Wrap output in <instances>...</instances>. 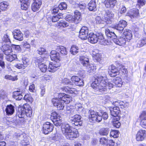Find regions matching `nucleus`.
<instances>
[{"label": "nucleus", "mask_w": 146, "mask_h": 146, "mask_svg": "<svg viewBox=\"0 0 146 146\" xmlns=\"http://www.w3.org/2000/svg\"><path fill=\"white\" fill-rule=\"evenodd\" d=\"M94 80L91 84V87L95 90H98L99 92L103 93L106 91L107 89H110L113 88V85L110 82L106 75H95Z\"/></svg>", "instance_id": "1"}, {"label": "nucleus", "mask_w": 146, "mask_h": 146, "mask_svg": "<svg viewBox=\"0 0 146 146\" xmlns=\"http://www.w3.org/2000/svg\"><path fill=\"white\" fill-rule=\"evenodd\" d=\"M62 130L64 136L66 139L72 140L78 137L79 135L77 129L72 130L71 127L68 124L63 125L62 127Z\"/></svg>", "instance_id": "2"}, {"label": "nucleus", "mask_w": 146, "mask_h": 146, "mask_svg": "<svg viewBox=\"0 0 146 146\" xmlns=\"http://www.w3.org/2000/svg\"><path fill=\"white\" fill-rule=\"evenodd\" d=\"M114 107L110 109V114L112 116V118L120 117V115L121 114V111L119 107L121 109L126 108L127 106L126 104L122 101H116L113 103Z\"/></svg>", "instance_id": "3"}, {"label": "nucleus", "mask_w": 146, "mask_h": 146, "mask_svg": "<svg viewBox=\"0 0 146 146\" xmlns=\"http://www.w3.org/2000/svg\"><path fill=\"white\" fill-rule=\"evenodd\" d=\"M88 119L90 121L94 122L96 121L100 122L102 120L101 115L98 112H95L94 110H90L89 111Z\"/></svg>", "instance_id": "4"}, {"label": "nucleus", "mask_w": 146, "mask_h": 146, "mask_svg": "<svg viewBox=\"0 0 146 146\" xmlns=\"http://www.w3.org/2000/svg\"><path fill=\"white\" fill-rule=\"evenodd\" d=\"M115 64L116 66L119 67V75L123 77L124 79H127L128 76V71L127 68L118 61H116Z\"/></svg>", "instance_id": "5"}, {"label": "nucleus", "mask_w": 146, "mask_h": 146, "mask_svg": "<svg viewBox=\"0 0 146 146\" xmlns=\"http://www.w3.org/2000/svg\"><path fill=\"white\" fill-rule=\"evenodd\" d=\"M54 128L53 125L49 122H46L43 124L42 128V133L48 134L52 131Z\"/></svg>", "instance_id": "6"}, {"label": "nucleus", "mask_w": 146, "mask_h": 146, "mask_svg": "<svg viewBox=\"0 0 146 146\" xmlns=\"http://www.w3.org/2000/svg\"><path fill=\"white\" fill-rule=\"evenodd\" d=\"M60 117L57 112L55 111L51 113L50 118L56 126H59L61 124V119H60Z\"/></svg>", "instance_id": "7"}, {"label": "nucleus", "mask_w": 146, "mask_h": 146, "mask_svg": "<svg viewBox=\"0 0 146 146\" xmlns=\"http://www.w3.org/2000/svg\"><path fill=\"white\" fill-rule=\"evenodd\" d=\"M119 67H116L114 65H111L109 69L108 74L112 77H115L119 75Z\"/></svg>", "instance_id": "8"}, {"label": "nucleus", "mask_w": 146, "mask_h": 146, "mask_svg": "<svg viewBox=\"0 0 146 146\" xmlns=\"http://www.w3.org/2000/svg\"><path fill=\"white\" fill-rule=\"evenodd\" d=\"M146 139V131L142 129H139L135 136V139L138 142H141Z\"/></svg>", "instance_id": "9"}, {"label": "nucleus", "mask_w": 146, "mask_h": 146, "mask_svg": "<svg viewBox=\"0 0 146 146\" xmlns=\"http://www.w3.org/2000/svg\"><path fill=\"white\" fill-rule=\"evenodd\" d=\"M62 101L58 98H53L52 100V102L54 106L56 107L58 110H62L64 108V104Z\"/></svg>", "instance_id": "10"}, {"label": "nucleus", "mask_w": 146, "mask_h": 146, "mask_svg": "<svg viewBox=\"0 0 146 146\" xmlns=\"http://www.w3.org/2000/svg\"><path fill=\"white\" fill-rule=\"evenodd\" d=\"M88 28L85 26L82 27L80 29L79 35V38L82 40H86L88 35Z\"/></svg>", "instance_id": "11"}, {"label": "nucleus", "mask_w": 146, "mask_h": 146, "mask_svg": "<svg viewBox=\"0 0 146 146\" xmlns=\"http://www.w3.org/2000/svg\"><path fill=\"white\" fill-rule=\"evenodd\" d=\"M81 116L78 114H76L74 115L72 117L71 121L75 126H81L82 125V121L81 120Z\"/></svg>", "instance_id": "12"}, {"label": "nucleus", "mask_w": 146, "mask_h": 146, "mask_svg": "<svg viewBox=\"0 0 146 146\" xmlns=\"http://www.w3.org/2000/svg\"><path fill=\"white\" fill-rule=\"evenodd\" d=\"M70 79L72 83L76 86H81L84 85L83 80L80 78L78 76H72Z\"/></svg>", "instance_id": "13"}, {"label": "nucleus", "mask_w": 146, "mask_h": 146, "mask_svg": "<svg viewBox=\"0 0 146 146\" xmlns=\"http://www.w3.org/2000/svg\"><path fill=\"white\" fill-rule=\"evenodd\" d=\"M62 91L72 95H76L78 94V91L76 88H70L68 86H63L60 88Z\"/></svg>", "instance_id": "14"}, {"label": "nucleus", "mask_w": 146, "mask_h": 146, "mask_svg": "<svg viewBox=\"0 0 146 146\" xmlns=\"http://www.w3.org/2000/svg\"><path fill=\"white\" fill-rule=\"evenodd\" d=\"M25 115L28 117H31L33 116L32 110L30 106L27 103L24 104L23 106Z\"/></svg>", "instance_id": "15"}, {"label": "nucleus", "mask_w": 146, "mask_h": 146, "mask_svg": "<svg viewBox=\"0 0 146 146\" xmlns=\"http://www.w3.org/2000/svg\"><path fill=\"white\" fill-rule=\"evenodd\" d=\"M14 38L19 41H21L23 39V35L22 33L19 29H15L13 32Z\"/></svg>", "instance_id": "16"}, {"label": "nucleus", "mask_w": 146, "mask_h": 146, "mask_svg": "<svg viewBox=\"0 0 146 146\" xmlns=\"http://www.w3.org/2000/svg\"><path fill=\"white\" fill-rule=\"evenodd\" d=\"M127 25V22L125 21L122 20L120 21L117 24L114 26V27L117 30L122 31Z\"/></svg>", "instance_id": "17"}, {"label": "nucleus", "mask_w": 146, "mask_h": 146, "mask_svg": "<svg viewBox=\"0 0 146 146\" xmlns=\"http://www.w3.org/2000/svg\"><path fill=\"white\" fill-rule=\"evenodd\" d=\"M58 97L59 99L66 104H69L70 102L71 97L70 96L64 93L59 94Z\"/></svg>", "instance_id": "18"}, {"label": "nucleus", "mask_w": 146, "mask_h": 146, "mask_svg": "<svg viewBox=\"0 0 146 146\" xmlns=\"http://www.w3.org/2000/svg\"><path fill=\"white\" fill-rule=\"evenodd\" d=\"M140 119V125L144 128L146 129V112L143 111L139 116Z\"/></svg>", "instance_id": "19"}, {"label": "nucleus", "mask_w": 146, "mask_h": 146, "mask_svg": "<svg viewBox=\"0 0 146 146\" xmlns=\"http://www.w3.org/2000/svg\"><path fill=\"white\" fill-rule=\"evenodd\" d=\"M114 14L109 11H107L104 16V21L107 23H110L113 19Z\"/></svg>", "instance_id": "20"}, {"label": "nucleus", "mask_w": 146, "mask_h": 146, "mask_svg": "<svg viewBox=\"0 0 146 146\" xmlns=\"http://www.w3.org/2000/svg\"><path fill=\"white\" fill-rule=\"evenodd\" d=\"M32 4L31 9L33 12L38 11L42 5L41 0H34Z\"/></svg>", "instance_id": "21"}, {"label": "nucleus", "mask_w": 146, "mask_h": 146, "mask_svg": "<svg viewBox=\"0 0 146 146\" xmlns=\"http://www.w3.org/2000/svg\"><path fill=\"white\" fill-rule=\"evenodd\" d=\"M50 58L52 60L59 61L60 60L61 56L59 53L55 50H52L50 54Z\"/></svg>", "instance_id": "22"}, {"label": "nucleus", "mask_w": 146, "mask_h": 146, "mask_svg": "<svg viewBox=\"0 0 146 146\" xmlns=\"http://www.w3.org/2000/svg\"><path fill=\"white\" fill-rule=\"evenodd\" d=\"M1 49L6 55H9L13 52L11 47L8 44H4L1 47Z\"/></svg>", "instance_id": "23"}, {"label": "nucleus", "mask_w": 146, "mask_h": 146, "mask_svg": "<svg viewBox=\"0 0 146 146\" xmlns=\"http://www.w3.org/2000/svg\"><path fill=\"white\" fill-rule=\"evenodd\" d=\"M127 15L131 18L137 17L139 15V10L136 8H133L127 13Z\"/></svg>", "instance_id": "24"}, {"label": "nucleus", "mask_w": 146, "mask_h": 146, "mask_svg": "<svg viewBox=\"0 0 146 146\" xmlns=\"http://www.w3.org/2000/svg\"><path fill=\"white\" fill-rule=\"evenodd\" d=\"M97 35L92 32H91L88 34V41L91 43L94 44L98 41Z\"/></svg>", "instance_id": "25"}, {"label": "nucleus", "mask_w": 146, "mask_h": 146, "mask_svg": "<svg viewBox=\"0 0 146 146\" xmlns=\"http://www.w3.org/2000/svg\"><path fill=\"white\" fill-rule=\"evenodd\" d=\"M60 65L56 62H50L48 68V71L52 72H55L57 70V68Z\"/></svg>", "instance_id": "26"}, {"label": "nucleus", "mask_w": 146, "mask_h": 146, "mask_svg": "<svg viewBox=\"0 0 146 146\" xmlns=\"http://www.w3.org/2000/svg\"><path fill=\"white\" fill-rule=\"evenodd\" d=\"M122 36H123L127 42H129L132 39V35L131 31L128 29H125L123 33Z\"/></svg>", "instance_id": "27"}, {"label": "nucleus", "mask_w": 146, "mask_h": 146, "mask_svg": "<svg viewBox=\"0 0 146 146\" xmlns=\"http://www.w3.org/2000/svg\"><path fill=\"white\" fill-rule=\"evenodd\" d=\"M5 111L7 115H11L15 112V107L11 104L7 105L5 108Z\"/></svg>", "instance_id": "28"}, {"label": "nucleus", "mask_w": 146, "mask_h": 146, "mask_svg": "<svg viewBox=\"0 0 146 146\" xmlns=\"http://www.w3.org/2000/svg\"><path fill=\"white\" fill-rule=\"evenodd\" d=\"M116 2L117 0H106L105 5L107 8L112 9L115 6Z\"/></svg>", "instance_id": "29"}, {"label": "nucleus", "mask_w": 146, "mask_h": 146, "mask_svg": "<svg viewBox=\"0 0 146 146\" xmlns=\"http://www.w3.org/2000/svg\"><path fill=\"white\" fill-rule=\"evenodd\" d=\"M100 144L102 145H107L110 144V143H111L112 145L114 144V142L112 140L108 139L105 137H102L100 138Z\"/></svg>", "instance_id": "30"}, {"label": "nucleus", "mask_w": 146, "mask_h": 146, "mask_svg": "<svg viewBox=\"0 0 146 146\" xmlns=\"http://www.w3.org/2000/svg\"><path fill=\"white\" fill-rule=\"evenodd\" d=\"M25 110H22L21 109L20 110L18 109L16 113V115L19 118L23 119L22 122L23 123L26 122L28 119L27 118L25 117Z\"/></svg>", "instance_id": "31"}, {"label": "nucleus", "mask_w": 146, "mask_h": 146, "mask_svg": "<svg viewBox=\"0 0 146 146\" xmlns=\"http://www.w3.org/2000/svg\"><path fill=\"white\" fill-rule=\"evenodd\" d=\"M79 60L80 62L84 66H87L89 64V59L85 56H80Z\"/></svg>", "instance_id": "32"}, {"label": "nucleus", "mask_w": 146, "mask_h": 146, "mask_svg": "<svg viewBox=\"0 0 146 146\" xmlns=\"http://www.w3.org/2000/svg\"><path fill=\"white\" fill-rule=\"evenodd\" d=\"M68 26L69 24L64 20L59 21L55 25L56 27L60 29L67 27Z\"/></svg>", "instance_id": "33"}, {"label": "nucleus", "mask_w": 146, "mask_h": 146, "mask_svg": "<svg viewBox=\"0 0 146 146\" xmlns=\"http://www.w3.org/2000/svg\"><path fill=\"white\" fill-rule=\"evenodd\" d=\"M113 83L116 87H120L123 84L121 78L118 76L115 77L113 79Z\"/></svg>", "instance_id": "34"}, {"label": "nucleus", "mask_w": 146, "mask_h": 146, "mask_svg": "<svg viewBox=\"0 0 146 146\" xmlns=\"http://www.w3.org/2000/svg\"><path fill=\"white\" fill-rule=\"evenodd\" d=\"M127 40L122 36L118 39H116L115 41V43L120 46H124L126 44Z\"/></svg>", "instance_id": "35"}, {"label": "nucleus", "mask_w": 146, "mask_h": 146, "mask_svg": "<svg viewBox=\"0 0 146 146\" xmlns=\"http://www.w3.org/2000/svg\"><path fill=\"white\" fill-rule=\"evenodd\" d=\"M58 52L60 53V55L61 56H62L67 54L68 51L66 48L62 46H58L56 49Z\"/></svg>", "instance_id": "36"}, {"label": "nucleus", "mask_w": 146, "mask_h": 146, "mask_svg": "<svg viewBox=\"0 0 146 146\" xmlns=\"http://www.w3.org/2000/svg\"><path fill=\"white\" fill-rule=\"evenodd\" d=\"M88 5V8L90 11H95L96 10V5L95 0H91Z\"/></svg>", "instance_id": "37"}, {"label": "nucleus", "mask_w": 146, "mask_h": 146, "mask_svg": "<svg viewBox=\"0 0 146 146\" xmlns=\"http://www.w3.org/2000/svg\"><path fill=\"white\" fill-rule=\"evenodd\" d=\"M73 17L75 23H77L81 19V14L80 12L77 10L75 11Z\"/></svg>", "instance_id": "38"}, {"label": "nucleus", "mask_w": 146, "mask_h": 146, "mask_svg": "<svg viewBox=\"0 0 146 146\" xmlns=\"http://www.w3.org/2000/svg\"><path fill=\"white\" fill-rule=\"evenodd\" d=\"M146 44V36L139 40L137 41L136 46L137 48H141Z\"/></svg>", "instance_id": "39"}, {"label": "nucleus", "mask_w": 146, "mask_h": 146, "mask_svg": "<svg viewBox=\"0 0 146 146\" xmlns=\"http://www.w3.org/2000/svg\"><path fill=\"white\" fill-rule=\"evenodd\" d=\"M120 117L112 118V123L113 126L116 128H119L121 125V123L119 121L120 119Z\"/></svg>", "instance_id": "40"}, {"label": "nucleus", "mask_w": 146, "mask_h": 146, "mask_svg": "<svg viewBox=\"0 0 146 146\" xmlns=\"http://www.w3.org/2000/svg\"><path fill=\"white\" fill-rule=\"evenodd\" d=\"M20 91H17L13 92V97L17 100H21L23 98V96L20 93Z\"/></svg>", "instance_id": "41"}, {"label": "nucleus", "mask_w": 146, "mask_h": 146, "mask_svg": "<svg viewBox=\"0 0 146 146\" xmlns=\"http://www.w3.org/2000/svg\"><path fill=\"white\" fill-rule=\"evenodd\" d=\"M38 66L40 71L43 73H45L47 69V66L44 63L38 62Z\"/></svg>", "instance_id": "42"}, {"label": "nucleus", "mask_w": 146, "mask_h": 146, "mask_svg": "<svg viewBox=\"0 0 146 146\" xmlns=\"http://www.w3.org/2000/svg\"><path fill=\"white\" fill-rule=\"evenodd\" d=\"M105 33L106 36L108 38L114 39L116 37L114 32L110 31L108 29H106Z\"/></svg>", "instance_id": "43"}, {"label": "nucleus", "mask_w": 146, "mask_h": 146, "mask_svg": "<svg viewBox=\"0 0 146 146\" xmlns=\"http://www.w3.org/2000/svg\"><path fill=\"white\" fill-rule=\"evenodd\" d=\"M23 137L22 134L16 133L13 135V139L14 141L16 142L18 140H21Z\"/></svg>", "instance_id": "44"}, {"label": "nucleus", "mask_w": 146, "mask_h": 146, "mask_svg": "<svg viewBox=\"0 0 146 146\" xmlns=\"http://www.w3.org/2000/svg\"><path fill=\"white\" fill-rule=\"evenodd\" d=\"M17 55L15 54H12V55H6L5 57L6 59L8 61L11 62L16 59H17Z\"/></svg>", "instance_id": "45"}, {"label": "nucleus", "mask_w": 146, "mask_h": 146, "mask_svg": "<svg viewBox=\"0 0 146 146\" xmlns=\"http://www.w3.org/2000/svg\"><path fill=\"white\" fill-rule=\"evenodd\" d=\"M79 48L76 45H73L70 48V52L73 55H75L78 52Z\"/></svg>", "instance_id": "46"}, {"label": "nucleus", "mask_w": 146, "mask_h": 146, "mask_svg": "<svg viewBox=\"0 0 146 146\" xmlns=\"http://www.w3.org/2000/svg\"><path fill=\"white\" fill-rule=\"evenodd\" d=\"M109 132L108 128L103 127L100 129L99 133L101 135H108Z\"/></svg>", "instance_id": "47"}, {"label": "nucleus", "mask_w": 146, "mask_h": 146, "mask_svg": "<svg viewBox=\"0 0 146 146\" xmlns=\"http://www.w3.org/2000/svg\"><path fill=\"white\" fill-rule=\"evenodd\" d=\"M119 131L116 130H111L110 133V136L114 138H117L119 137Z\"/></svg>", "instance_id": "48"}, {"label": "nucleus", "mask_w": 146, "mask_h": 146, "mask_svg": "<svg viewBox=\"0 0 146 146\" xmlns=\"http://www.w3.org/2000/svg\"><path fill=\"white\" fill-rule=\"evenodd\" d=\"M93 58L94 60H96L97 62H100L102 61V55L100 54L96 53L95 54H93Z\"/></svg>", "instance_id": "49"}, {"label": "nucleus", "mask_w": 146, "mask_h": 146, "mask_svg": "<svg viewBox=\"0 0 146 146\" xmlns=\"http://www.w3.org/2000/svg\"><path fill=\"white\" fill-rule=\"evenodd\" d=\"M24 99L27 102H29L31 103L33 101V98L29 94H26L24 97Z\"/></svg>", "instance_id": "50"}, {"label": "nucleus", "mask_w": 146, "mask_h": 146, "mask_svg": "<svg viewBox=\"0 0 146 146\" xmlns=\"http://www.w3.org/2000/svg\"><path fill=\"white\" fill-rule=\"evenodd\" d=\"M30 4V3H21V9L27 10Z\"/></svg>", "instance_id": "51"}, {"label": "nucleus", "mask_w": 146, "mask_h": 146, "mask_svg": "<svg viewBox=\"0 0 146 146\" xmlns=\"http://www.w3.org/2000/svg\"><path fill=\"white\" fill-rule=\"evenodd\" d=\"M62 16L58 14L55 16H54L52 17L51 20L53 22H55L58 21L60 19L62 18Z\"/></svg>", "instance_id": "52"}, {"label": "nucleus", "mask_w": 146, "mask_h": 146, "mask_svg": "<svg viewBox=\"0 0 146 146\" xmlns=\"http://www.w3.org/2000/svg\"><path fill=\"white\" fill-rule=\"evenodd\" d=\"M58 8L59 9L61 10H65L67 9V5L65 2H61L58 5Z\"/></svg>", "instance_id": "53"}, {"label": "nucleus", "mask_w": 146, "mask_h": 146, "mask_svg": "<svg viewBox=\"0 0 146 146\" xmlns=\"http://www.w3.org/2000/svg\"><path fill=\"white\" fill-rule=\"evenodd\" d=\"M66 19L68 22L75 23L73 16L70 14H68L65 17Z\"/></svg>", "instance_id": "54"}, {"label": "nucleus", "mask_w": 146, "mask_h": 146, "mask_svg": "<svg viewBox=\"0 0 146 146\" xmlns=\"http://www.w3.org/2000/svg\"><path fill=\"white\" fill-rule=\"evenodd\" d=\"M38 53L40 55L44 54L46 52V49L43 47H40L37 50Z\"/></svg>", "instance_id": "55"}, {"label": "nucleus", "mask_w": 146, "mask_h": 146, "mask_svg": "<svg viewBox=\"0 0 146 146\" xmlns=\"http://www.w3.org/2000/svg\"><path fill=\"white\" fill-rule=\"evenodd\" d=\"M2 39L3 42H11L9 36L7 33L4 35Z\"/></svg>", "instance_id": "56"}, {"label": "nucleus", "mask_w": 146, "mask_h": 146, "mask_svg": "<svg viewBox=\"0 0 146 146\" xmlns=\"http://www.w3.org/2000/svg\"><path fill=\"white\" fill-rule=\"evenodd\" d=\"M27 66H25L23 64L21 63H17L16 64L15 66L19 69H25Z\"/></svg>", "instance_id": "57"}, {"label": "nucleus", "mask_w": 146, "mask_h": 146, "mask_svg": "<svg viewBox=\"0 0 146 146\" xmlns=\"http://www.w3.org/2000/svg\"><path fill=\"white\" fill-rule=\"evenodd\" d=\"M100 113H101L100 114L102 115H101V116L102 117V119L103 118L104 119L106 120L108 118V115L107 112L101 111L100 112Z\"/></svg>", "instance_id": "58"}, {"label": "nucleus", "mask_w": 146, "mask_h": 146, "mask_svg": "<svg viewBox=\"0 0 146 146\" xmlns=\"http://www.w3.org/2000/svg\"><path fill=\"white\" fill-rule=\"evenodd\" d=\"M22 60L24 65H28L29 62V59L26 57H23L22 58Z\"/></svg>", "instance_id": "59"}, {"label": "nucleus", "mask_w": 146, "mask_h": 146, "mask_svg": "<svg viewBox=\"0 0 146 146\" xmlns=\"http://www.w3.org/2000/svg\"><path fill=\"white\" fill-rule=\"evenodd\" d=\"M62 83L64 85H67L71 84V82L69 79L65 78L62 80Z\"/></svg>", "instance_id": "60"}, {"label": "nucleus", "mask_w": 146, "mask_h": 146, "mask_svg": "<svg viewBox=\"0 0 146 146\" xmlns=\"http://www.w3.org/2000/svg\"><path fill=\"white\" fill-rule=\"evenodd\" d=\"M78 5L80 9H84L86 7V5L85 3L81 2L78 4Z\"/></svg>", "instance_id": "61"}, {"label": "nucleus", "mask_w": 146, "mask_h": 146, "mask_svg": "<svg viewBox=\"0 0 146 146\" xmlns=\"http://www.w3.org/2000/svg\"><path fill=\"white\" fill-rule=\"evenodd\" d=\"M119 11L121 14H123L125 13L126 11V7L123 6H122L121 7V8H120L119 10Z\"/></svg>", "instance_id": "62"}, {"label": "nucleus", "mask_w": 146, "mask_h": 146, "mask_svg": "<svg viewBox=\"0 0 146 146\" xmlns=\"http://www.w3.org/2000/svg\"><path fill=\"white\" fill-rule=\"evenodd\" d=\"M12 47L17 52L20 51L21 50V48L19 45L13 44L12 45Z\"/></svg>", "instance_id": "63"}, {"label": "nucleus", "mask_w": 146, "mask_h": 146, "mask_svg": "<svg viewBox=\"0 0 146 146\" xmlns=\"http://www.w3.org/2000/svg\"><path fill=\"white\" fill-rule=\"evenodd\" d=\"M24 34L25 35V37L26 38H27L30 36L31 33L28 30H26L24 31Z\"/></svg>", "instance_id": "64"}]
</instances>
